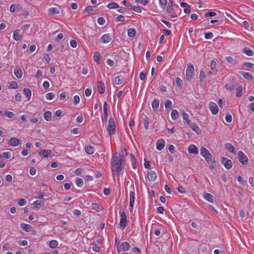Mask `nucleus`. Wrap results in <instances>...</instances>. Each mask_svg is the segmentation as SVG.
Masks as SVG:
<instances>
[{
    "label": "nucleus",
    "instance_id": "obj_1",
    "mask_svg": "<svg viewBox=\"0 0 254 254\" xmlns=\"http://www.w3.org/2000/svg\"><path fill=\"white\" fill-rule=\"evenodd\" d=\"M125 163V157L123 155H121L119 153L113 155L111 164L113 176L115 175V172L119 174L124 169Z\"/></svg>",
    "mask_w": 254,
    "mask_h": 254
},
{
    "label": "nucleus",
    "instance_id": "obj_2",
    "mask_svg": "<svg viewBox=\"0 0 254 254\" xmlns=\"http://www.w3.org/2000/svg\"><path fill=\"white\" fill-rule=\"evenodd\" d=\"M200 155L205 158L206 161L209 165L210 169L211 170L214 169L216 161L209 151L206 148L202 147L200 148Z\"/></svg>",
    "mask_w": 254,
    "mask_h": 254
},
{
    "label": "nucleus",
    "instance_id": "obj_3",
    "mask_svg": "<svg viewBox=\"0 0 254 254\" xmlns=\"http://www.w3.org/2000/svg\"><path fill=\"white\" fill-rule=\"evenodd\" d=\"M182 12V9L179 7L167 6L166 12L171 18L177 17Z\"/></svg>",
    "mask_w": 254,
    "mask_h": 254
},
{
    "label": "nucleus",
    "instance_id": "obj_4",
    "mask_svg": "<svg viewBox=\"0 0 254 254\" xmlns=\"http://www.w3.org/2000/svg\"><path fill=\"white\" fill-rule=\"evenodd\" d=\"M108 134L110 135L115 134L116 131V126L115 120L113 118L109 119L108 126L107 127Z\"/></svg>",
    "mask_w": 254,
    "mask_h": 254
},
{
    "label": "nucleus",
    "instance_id": "obj_5",
    "mask_svg": "<svg viewBox=\"0 0 254 254\" xmlns=\"http://www.w3.org/2000/svg\"><path fill=\"white\" fill-rule=\"evenodd\" d=\"M121 219L119 223L120 227L122 230H124L127 224V216L125 212H120Z\"/></svg>",
    "mask_w": 254,
    "mask_h": 254
},
{
    "label": "nucleus",
    "instance_id": "obj_6",
    "mask_svg": "<svg viewBox=\"0 0 254 254\" xmlns=\"http://www.w3.org/2000/svg\"><path fill=\"white\" fill-rule=\"evenodd\" d=\"M194 71L193 65L190 63L189 64L186 70V78L189 81H190L193 77Z\"/></svg>",
    "mask_w": 254,
    "mask_h": 254
},
{
    "label": "nucleus",
    "instance_id": "obj_7",
    "mask_svg": "<svg viewBox=\"0 0 254 254\" xmlns=\"http://www.w3.org/2000/svg\"><path fill=\"white\" fill-rule=\"evenodd\" d=\"M238 157L239 161L243 165H247L248 163V158L247 156L241 151L238 152Z\"/></svg>",
    "mask_w": 254,
    "mask_h": 254
},
{
    "label": "nucleus",
    "instance_id": "obj_8",
    "mask_svg": "<svg viewBox=\"0 0 254 254\" xmlns=\"http://www.w3.org/2000/svg\"><path fill=\"white\" fill-rule=\"evenodd\" d=\"M221 162L227 169H230L232 167V161L227 158L221 157Z\"/></svg>",
    "mask_w": 254,
    "mask_h": 254
},
{
    "label": "nucleus",
    "instance_id": "obj_9",
    "mask_svg": "<svg viewBox=\"0 0 254 254\" xmlns=\"http://www.w3.org/2000/svg\"><path fill=\"white\" fill-rule=\"evenodd\" d=\"M22 141L15 137H11L9 140V145L11 146H17L20 144Z\"/></svg>",
    "mask_w": 254,
    "mask_h": 254
},
{
    "label": "nucleus",
    "instance_id": "obj_10",
    "mask_svg": "<svg viewBox=\"0 0 254 254\" xmlns=\"http://www.w3.org/2000/svg\"><path fill=\"white\" fill-rule=\"evenodd\" d=\"M209 108L213 115H216L218 112V107L216 103L211 102L209 104Z\"/></svg>",
    "mask_w": 254,
    "mask_h": 254
},
{
    "label": "nucleus",
    "instance_id": "obj_11",
    "mask_svg": "<svg viewBox=\"0 0 254 254\" xmlns=\"http://www.w3.org/2000/svg\"><path fill=\"white\" fill-rule=\"evenodd\" d=\"M188 125H189L190 127V128L194 131H195L197 134H201V130H200V129L199 128V127H198V126L196 124H195L193 123H191V122H190V124H188Z\"/></svg>",
    "mask_w": 254,
    "mask_h": 254
},
{
    "label": "nucleus",
    "instance_id": "obj_12",
    "mask_svg": "<svg viewBox=\"0 0 254 254\" xmlns=\"http://www.w3.org/2000/svg\"><path fill=\"white\" fill-rule=\"evenodd\" d=\"M157 178L156 173L153 171H149L147 174V178L150 182H154Z\"/></svg>",
    "mask_w": 254,
    "mask_h": 254
},
{
    "label": "nucleus",
    "instance_id": "obj_13",
    "mask_svg": "<svg viewBox=\"0 0 254 254\" xmlns=\"http://www.w3.org/2000/svg\"><path fill=\"white\" fill-rule=\"evenodd\" d=\"M165 140L163 139H160L157 141L156 148L157 150L161 151L165 146Z\"/></svg>",
    "mask_w": 254,
    "mask_h": 254
},
{
    "label": "nucleus",
    "instance_id": "obj_14",
    "mask_svg": "<svg viewBox=\"0 0 254 254\" xmlns=\"http://www.w3.org/2000/svg\"><path fill=\"white\" fill-rule=\"evenodd\" d=\"M97 88L99 92L102 94L105 91V86L104 83L102 81H98L97 82Z\"/></svg>",
    "mask_w": 254,
    "mask_h": 254
},
{
    "label": "nucleus",
    "instance_id": "obj_15",
    "mask_svg": "<svg viewBox=\"0 0 254 254\" xmlns=\"http://www.w3.org/2000/svg\"><path fill=\"white\" fill-rule=\"evenodd\" d=\"M111 39L109 34H105L102 36L100 42L102 43L106 44L110 42Z\"/></svg>",
    "mask_w": 254,
    "mask_h": 254
},
{
    "label": "nucleus",
    "instance_id": "obj_16",
    "mask_svg": "<svg viewBox=\"0 0 254 254\" xmlns=\"http://www.w3.org/2000/svg\"><path fill=\"white\" fill-rule=\"evenodd\" d=\"M159 100L157 98L155 99L152 102V107L154 112H156L158 111L159 105Z\"/></svg>",
    "mask_w": 254,
    "mask_h": 254
},
{
    "label": "nucleus",
    "instance_id": "obj_17",
    "mask_svg": "<svg viewBox=\"0 0 254 254\" xmlns=\"http://www.w3.org/2000/svg\"><path fill=\"white\" fill-rule=\"evenodd\" d=\"M188 152L189 153L196 154L198 151L197 147L194 145H190L188 147Z\"/></svg>",
    "mask_w": 254,
    "mask_h": 254
},
{
    "label": "nucleus",
    "instance_id": "obj_18",
    "mask_svg": "<svg viewBox=\"0 0 254 254\" xmlns=\"http://www.w3.org/2000/svg\"><path fill=\"white\" fill-rule=\"evenodd\" d=\"M52 151L51 150H42L39 152V155H42L46 158L52 156Z\"/></svg>",
    "mask_w": 254,
    "mask_h": 254
},
{
    "label": "nucleus",
    "instance_id": "obj_19",
    "mask_svg": "<svg viewBox=\"0 0 254 254\" xmlns=\"http://www.w3.org/2000/svg\"><path fill=\"white\" fill-rule=\"evenodd\" d=\"M125 80V77L122 75L116 76L114 79V83L117 85L121 84Z\"/></svg>",
    "mask_w": 254,
    "mask_h": 254
},
{
    "label": "nucleus",
    "instance_id": "obj_20",
    "mask_svg": "<svg viewBox=\"0 0 254 254\" xmlns=\"http://www.w3.org/2000/svg\"><path fill=\"white\" fill-rule=\"evenodd\" d=\"M95 148L93 146L90 145H86L85 146V151L87 154L91 155L95 152Z\"/></svg>",
    "mask_w": 254,
    "mask_h": 254
},
{
    "label": "nucleus",
    "instance_id": "obj_21",
    "mask_svg": "<svg viewBox=\"0 0 254 254\" xmlns=\"http://www.w3.org/2000/svg\"><path fill=\"white\" fill-rule=\"evenodd\" d=\"M20 227L23 230L27 232H30L32 229V227L30 225L25 223L21 224Z\"/></svg>",
    "mask_w": 254,
    "mask_h": 254
},
{
    "label": "nucleus",
    "instance_id": "obj_22",
    "mask_svg": "<svg viewBox=\"0 0 254 254\" xmlns=\"http://www.w3.org/2000/svg\"><path fill=\"white\" fill-rule=\"evenodd\" d=\"M20 9V5L19 4H13L10 7V11L14 12L16 11H19Z\"/></svg>",
    "mask_w": 254,
    "mask_h": 254
},
{
    "label": "nucleus",
    "instance_id": "obj_23",
    "mask_svg": "<svg viewBox=\"0 0 254 254\" xmlns=\"http://www.w3.org/2000/svg\"><path fill=\"white\" fill-rule=\"evenodd\" d=\"M203 197L205 199L209 202L213 203L214 202L213 196L212 194L208 193H204L203 194Z\"/></svg>",
    "mask_w": 254,
    "mask_h": 254
},
{
    "label": "nucleus",
    "instance_id": "obj_24",
    "mask_svg": "<svg viewBox=\"0 0 254 254\" xmlns=\"http://www.w3.org/2000/svg\"><path fill=\"white\" fill-rule=\"evenodd\" d=\"M225 148L229 151L230 153H235V147L231 143H227L225 145Z\"/></svg>",
    "mask_w": 254,
    "mask_h": 254
},
{
    "label": "nucleus",
    "instance_id": "obj_25",
    "mask_svg": "<svg viewBox=\"0 0 254 254\" xmlns=\"http://www.w3.org/2000/svg\"><path fill=\"white\" fill-rule=\"evenodd\" d=\"M20 33L19 29H16L13 31V38L15 41H18L20 39L21 36Z\"/></svg>",
    "mask_w": 254,
    "mask_h": 254
},
{
    "label": "nucleus",
    "instance_id": "obj_26",
    "mask_svg": "<svg viewBox=\"0 0 254 254\" xmlns=\"http://www.w3.org/2000/svg\"><path fill=\"white\" fill-rule=\"evenodd\" d=\"M240 73L243 76V77L248 80H253V78L251 74L245 71H240Z\"/></svg>",
    "mask_w": 254,
    "mask_h": 254
},
{
    "label": "nucleus",
    "instance_id": "obj_27",
    "mask_svg": "<svg viewBox=\"0 0 254 254\" xmlns=\"http://www.w3.org/2000/svg\"><path fill=\"white\" fill-rule=\"evenodd\" d=\"M121 250L123 251H127L130 248V245L128 242H123L121 245Z\"/></svg>",
    "mask_w": 254,
    "mask_h": 254
},
{
    "label": "nucleus",
    "instance_id": "obj_28",
    "mask_svg": "<svg viewBox=\"0 0 254 254\" xmlns=\"http://www.w3.org/2000/svg\"><path fill=\"white\" fill-rule=\"evenodd\" d=\"M242 51L243 53H244L249 56H252L254 54L253 51L248 47H245L243 48Z\"/></svg>",
    "mask_w": 254,
    "mask_h": 254
},
{
    "label": "nucleus",
    "instance_id": "obj_29",
    "mask_svg": "<svg viewBox=\"0 0 254 254\" xmlns=\"http://www.w3.org/2000/svg\"><path fill=\"white\" fill-rule=\"evenodd\" d=\"M44 119L48 122L52 120V113L50 111H47L44 115Z\"/></svg>",
    "mask_w": 254,
    "mask_h": 254
},
{
    "label": "nucleus",
    "instance_id": "obj_30",
    "mask_svg": "<svg viewBox=\"0 0 254 254\" xmlns=\"http://www.w3.org/2000/svg\"><path fill=\"white\" fill-rule=\"evenodd\" d=\"M179 117V113L176 109L172 110L171 112V117L173 120H176L178 119Z\"/></svg>",
    "mask_w": 254,
    "mask_h": 254
},
{
    "label": "nucleus",
    "instance_id": "obj_31",
    "mask_svg": "<svg viewBox=\"0 0 254 254\" xmlns=\"http://www.w3.org/2000/svg\"><path fill=\"white\" fill-rule=\"evenodd\" d=\"M49 13L52 15H55L60 13V10L58 8L51 7L49 9Z\"/></svg>",
    "mask_w": 254,
    "mask_h": 254
},
{
    "label": "nucleus",
    "instance_id": "obj_32",
    "mask_svg": "<svg viewBox=\"0 0 254 254\" xmlns=\"http://www.w3.org/2000/svg\"><path fill=\"white\" fill-rule=\"evenodd\" d=\"M14 73L18 78H21L22 76V71L20 69L15 68L14 70Z\"/></svg>",
    "mask_w": 254,
    "mask_h": 254
},
{
    "label": "nucleus",
    "instance_id": "obj_33",
    "mask_svg": "<svg viewBox=\"0 0 254 254\" xmlns=\"http://www.w3.org/2000/svg\"><path fill=\"white\" fill-rule=\"evenodd\" d=\"M94 60L98 64H100V59H101V55L99 53L96 52L94 53V57H93Z\"/></svg>",
    "mask_w": 254,
    "mask_h": 254
},
{
    "label": "nucleus",
    "instance_id": "obj_34",
    "mask_svg": "<svg viewBox=\"0 0 254 254\" xmlns=\"http://www.w3.org/2000/svg\"><path fill=\"white\" fill-rule=\"evenodd\" d=\"M24 94L28 97V100H29L31 98V91L29 88H24L23 89Z\"/></svg>",
    "mask_w": 254,
    "mask_h": 254
},
{
    "label": "nucleus",
    "instance_id": "obj_35",
    "mask_svg": "<svg viewBox=\"0 0 254 254\" xmlns=\"http://www.w3.org/2000/svg\"><path fill=\"white\" fill-rule=\"evenodd\" d=\"M127 34L129 37L133 38L135 36L136 30L134 28H130L128 30Z\"/></svg>",
    "mask_w": 254,
    "mask_h": 254
},
{
    "label": "nucleus",
    "instance_id": "obj_36",
    "mask_svg": "<svg viewBox=\"0 0 254 254\" xmlns=\"http://www.w3.org/2000/svg\"><path fill=\"white\" fill-rule=\"evenodd\" d=\"M130 159H131L132 167L134 169H136V160L135 156L132 154H130Z\"/></svg>",
    "mask_w": 254,
    "mask_h": 254
},
{
    "label": "nucleus",
    "instance_id": "obj_37",
    "mask_svg": "<svg viewBox=\"0 0 254 254\" xmlns=\"http://www.w3.org/2000/svg\"><path fill=\"white\" fill-rule=\"evenodd\" d=\"M182 116L184 120L186 121V122L187 123V125L188 124H190V120H189V115L187 113H185V112H183Z\"/></svg>",
    "mask_w": 254,
    "mask_h": 254
},
{
    "label": "nucleus",
    "instance_id": "obj_38",
    "mask_svg": "<svg viewBox=\"0 0 254 254\" xmlns=\"http://www.w3.org/2000/svg\"><path fill=\"white\" fill-rule=\"evenodd\" d=\"M58 242L56 240H52L49 242V247L51 248L54 249L57 247Z\"/></svg>",
    "mask_w": 254,
    "mask_h": 254
},
{
    "label": "nucleus",
    "instance_id": "obj_39",
    "mask_svg": "<svg viewBox=\"0 0 254 254\" xmlns=\"http://www.w3.org/2000/svg\"><path fill=\"white\" fill-rule=\"evenodd\" d=\"M225 87L228 90H229L230 91H233L235 88V86L233 84H232L231 83H227L225 85Z\"/></svg>",
    "mask_w": 254,
    "mask_h": 254
},
{
    "label": "nucleus",
    "instance_id": "obj_40",
    "mask_svg": "<svg viewBox=\"0 0 254 254\" xmlns=\"http://www.w3.org/2000/svg\"><path fill=\"white\" fill-rule=\"evenodd\" d=\"M75 183H76V185L78 187H82L83 186V180H82V179H81L80 178H77L75 179Z\"/></svg>",
    "mask_w": 254,
    "mask_h": 254
},
{
    "label": "nucleus",
    "instance_id": "obj_41",
    "mask_svg": "<svg viewBox=\"0 0 254 254\" xmlns=\"http://www.w3.org/2000/svg\"><path fill=\"white\" fill-rule=\"evenodd\" d=\"M159 5L163 9H165L166 7V5L167 4V0H159Z\"/></svg>",
    "mask_w": 254,
    "mask_h": 254
},
{
    "label": "nucleus",
    "instance_id": "obj_42",
    "mask_svg": "<svg viewBox=\"0 0 254 254\" xmlns=\"http://www.w3.org/2000/svg\"><path fill=\"white\" fill-rule=\"evenodd\" d=\"M216 63L213 61L212 60L210 62V67L211 69L215 72L217 71V68H216Z\"/></svg>",
    "mask_w": 254,
    "mask_h": 254
},
{
    "label": "nucleus",
    "instance_id": "obj_43",
    "mask_svg": "<svg viewBox=\"0 0 254 254\" xmlns=\"http://www.w3.org/2000/svg\"><path fill=\"white\" fill-rule=\"evenodd\" d=\"M92 206L93 209L96 210L97 212L100 211V210L102 208L99 204L96 203H93L92 204Z\"/></svg>",
    "mask_w": 254,
    "mask_h": 254
},
{
    "label": "nucleus",
    "instance_id": "obj_44",
    "mask_svg": "<svg viewBox=\"0 0 254 254\" xmlns=\"http://www.w3.org/2000/svg\"><path fill=\"white\" fill-rule=\"evenodd\" d=\"M107 7L110 9H114L119 7V6L115 2H111L108 4Z\"/></svg>",
    "mask_w": 254,
    "mask_h": 254
},
{
    "label": "nucleus",
    "instance_id": "obj_45",
    "mask_svg": "<svg viewBox=\"0 0 254 254\" xmlns=\"http://www.w3.org/2000/svg\"><path fill=\"white\" fill-rule=\"evenodd\" d=\"M242 95V86L238 87L236 88V96L240 97Z\"/></svg>",
    "mask_w": 254,
    "mask_h": 254
},
{
    "label": "nucleus",
    "instance_id": "obj_46",
    "mask_svg": "<svg viewBox=\"0 0 254 254\" xmlns=\"http://www.w3.org/2000/svg\"><path fill=\"white\" fill-rule=\"evenodd\" d=\"M165 107L166 109H170L172 107V103L169 100H166L165 102Z\"/></svg>",
    "mask_w": 254,
    "mask_h": 254
},
{
    "label": "nucleus",
    "instance_id": "obj_47",
    "mask_svg": "<svg viewBox=\"0 0 254 254\" xmlns=\"http://www.w3.org/2000/svg\"><path fill=\"white\" fill-rule=\"evenodd\" d=\"M55 97V94L52 92H49L46 95V98L48 100H53Z\"/></svg>",
    "mask_w": 254,
    "mask_h": 254
},
{
    "label": "nucleus",
    "instance_id": "obj_48",
    "mask_svg": "<svg viewBox=\"0 0 254 254\" xmlns=\"http://www.w3.org/2000/svg\"><path fill=\"white\" fill-rule=\"evenodd\" d=\"M135 200V193L133 190H131L129 192V201L134 202Z\"/></svg>",
    "mask_w": 254,
    "mask_h": 254
},
{
    "label": "nucleus",
    "instance_id": "obj_49",
    "mask_svg": "<svg viewBox=\"0 0 254 254\" xmlns=\"http://www.w3.org/2000/svg\"><path fill=\"white\" fill-rule=\"evenodd\" d=\"M4 116L8 117L9 119H12L14 116V114L12 112L5 111L4 112Z\"/></svg>",
    "mask_w": 254,
    "mask_h": 254
},
{
    "label": "nucleus",
    "instance_id": "obj_50",
    "mask_svg": "<svg viewBox=\"0 0 254 254\" xmlns=\"http://www.w3.org/2000/svg\"><path fill=\"white\" fill-rule=\"evenodd\" d=\"M130 9H132L134 11L138 12V13H140L142 11V9H141V7L139 6H131V7L130 8Z\"/></svg>",
    "mask_w": 254,
    "mask_h": 254
},
{
    "label": "nucleus",
    "instance_id": "obj_51",
    "mask_svg": "<svg viewBox=\"0 0 254 254\" xmlns=\"http://www.w3.org/2000/svg\"><path fill=\"white\" fill-rule=\"evenodd\" d=\"M243 66L244 67H248V68H252L254 66V64L252 63L246 62V63H243Z\"/></svg>",
    "mask_w": 254,
    "mask_h": 254
},
{
    "label": "nucleus",
    "instance_id": "obj_52",
    "mask_svg": "<svg viewBox=\"0 0 254 254\" xmlns=\"http://www.w3.org/2000/svg\"><path fill=\"white\" fill-rule=\"evenodd\" d=\"M176 83L178 87L181 88L183 86V81L179 77H177L176 79Z\"/></svg>",
    "mask_w": 254,
    "mask_h": 254
},
{
    "label": "nucleus",
    "instance_id": "obj_53",
    "mask_svg": "<svg viewBox=\"0 0 254 254\" xmlns=\"http://www.w3.org/2000/svg\"><path fill=\"white\" fill-rule=\"evenodd\" d=\"M143 123H144V128L146 129H147L149 128V120L147 117H146L144 119Z\"/></svg>",
    "mask_w": 254,
    "mask_h": 254
},
{
    "label": "nucleus",
    "instance_id": "obj_54",
    "mask_svg": "<svg viewBox=\"0 0 254 254\" xmlns=\"http://www.w3.org/2000/svg\"><path fill=\"white\" fill-rule=\"evenodd\" d=\"M32 204L35 208H39L41 206V202L39 200H36L33 202Z\"/></svg>",
    "mask_w": 254,
    "mask_h": 254
},
{
    "label": "nucleus",
    "instance_id": "obj_55",
    "mask_svg": "<svg viewBox=\"0 0 254 254\" xmlns=\"http://www.w3.org/2000/svg\"><path fill=\"white\" fill-rule=\"evenodd\" d=\"M80 101V98L78 95H75L73 97V103L74 105H77Z\"/></svg>",
    "mask_w": 254,
    "mask_h": 254
},
{
    "label": "nucleus",
    "instance_id": "obj_56",
    "mask_svg": "<svg viewBox=\"0 0 254 254\" xmlns=\"http://www.w3.org/2000/svg\"><path fill=\"white\" fill-rule=\"evenodd\" d=\"M26 203V201L24 198H20L18 200L17 204L20 206H23Z\"/></svg>",
    "mask_w": 254,
    "mask_h": 254
},
{
    "label": "nucleus",
    "instance_id": "obj_57",
    "mask_svg": "<svg viewBox=\"0 0 254 254\" xmlns=\"http://www.w3.org/2000/svg\"><path fill=\"white\" fill-rule=\"evenodd\" d=\"M216 15V13L213 11H209L205 13V17H212Z\"/></svg>",
    "mask_w": 254,
    "mask_h": 254
},
{
    "label": "nucleus",
    "instance_id": "obj_58",
    "mask_svg": "<svg viewBox=\"0 0 254 254\" xmlns=\"http://www.w3.org/2000/svg\"><path fill=\"white\" fill-rule=\"evenodd\" d=\"M97 22L100 25H103L105 23V20L103 17H100L97 19Z\"/></svg>",
    "mask_w": 254,
    "mask_h": 254
},
{
    "label": "nucleus",
    "instance_id": "obj_59",
    "mask_svg": "<svg viewBox=\"0 0 254 254\" xmlns=\"http://www.w3.org/2000/svg\"><path fill=\"white\" fill-rule=\"evenodd\" d=\"M10 88L16 89L18 88V84L15 81H12L9 86Z\"/></svg>",
    "mask_w": 254,
    "mask_h": 254
},
{
    "label": "nucleus",
    "instance_id": "obj_60",
    "mask_svg": "<svg viewBox=\"0 0 254 254\" xmlns=\"http://www.w3.org/2000/svg\"><path fill=\"white\" fill-rule=\"evenodd\" d=\"M125 20V17L122 15H119L116 19V22H123Z\"/></svg>",
    "mask_w": 254,
    "mask_h": 254
},
{
    "label": "nucleus",
    "instance_id": "obj_61",
    "mask_svg": "<svg viewBox=\"0 0 254 254\" xmlns=\"http://www.w3.org/2000/svg\"><path fill=\"white\" fill-rule=\"evenodd\" d=\"M161 21L164 23L168 28L171 27L172 24L170 22L164 19H161Z\"/></svg>",
    "mask_w": 254,
    "mask_h": 254
},
{
    "label": "nucleus",
    "instance_id": "obj_62",
    "mask_svg": "<svg viewBox=\"0 0 254 254\" xmlns=\"http://www.w3.org/2000/svg\"><path fill=\"white\" fill-rule=\"evenodd\" d=\"M225 120L228 123H231L232 121V116L227 114L225 117Z\"/></svg>",
    "mask_w": 254,
    "mask_h": 254
},
{
    "label": "nucleus",
    "instance_id": "obj_63",
    "mask_svg": "<svg viewBox=\"0 0 254 254\" xmlns=\"http://www.w3.org/2000/svg\"><path fill=\"white\" fill-rule=\"evenodd\" d=\"M213 34L211 32H208L205 34V38L206 39H210L213 37Z\"/></svg>",
    "mask_w": 254,
    "mask_h": 254
},
{
    "label": "nucleus",
    "instance_id": "obj_64",
    "mask_svg": "<svg viewBox=\"0 0 254 254\" xmlns=\"http://www.w3.org/2000/svg\"><path fill=\"white\" fill-rule=\"evenodd\" d=\"M178 190L179 192H180L182 193H185L186 192V190L182 186H179V187L178 188Z\"/></svg>",
    "mask_w": 254,
    "mask_h": 254
}]
</instances>
